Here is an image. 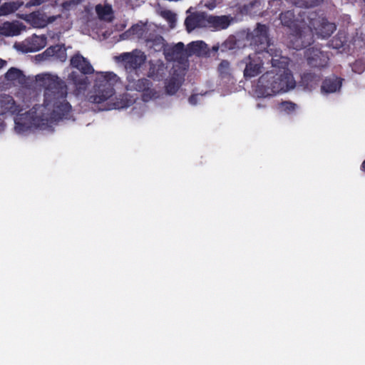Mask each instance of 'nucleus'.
Wrapping results in <instances>:
<instances>
[{
    "mask_svg": "<svg viewBox=\"0 0 365 365\" xmlns=\"http://www.w3.org/2000/svg\"><path fill=\"white\" fill-rule=\"evenodd\" d=\"M24 78L23 71L14 67L10 68L5 73V78L8 81L22 83Z\"/></svg>",
    "mask_w": 365,
    "mask_h": 365,
    "instance_id": "b1692460",
    "label": "nucleus"
},
{
    "mask_svg": "<svg viewBox=\"0 0 365 365\" xmlns=\"http://www.w3.org/2000/svg\"><path fill=\"white\" fill-rule=\"evenodd\" d=\"M280 108L287 113L290 114L295 111L297 105L291 101H284L281 103Z\"/></svg>",
    "mask_w": 365,
    "mask_h": 365,
    "instance_id": "c85d7f7f",
    "label": "nucleus"
},
{
    "mask_svg": "<svg viewBox=\"0 0 365 365\" xmlns=\"http://www.w3.org/2000/svg\"><path fill=\"white\" fill-rule=\"evenodd\" d=\"M117 62L120 63L128 72L140 68L146 61L144 52L134 49L131 52H125L115 57Z\"/></svg>",
    "mask_w": 365,
    "mask_h": 365,
    "instance_id": "6e6552de",
    "label": "nucleus"
},
{
    "mask_svg": "<svg viewBox=\"0 0 365 365\" xmlns=\"http://www.w3.org/2000/svg\"><path fill=\"white\" fill-rule=\"evenodd\" d=\"M322 76L312 71L304 72L301 76V85L306 89L312 91L316 88L322 80Z\"/></svg>",
    "mask_w": 365,
    "mask_h": 365,
    "instance_id": "a211bd4d",
    "label": "nucleus"
},
{
    "mask_svg": "<svg viewBox=\"0 0 365 365\" xmlns=\"http://www.w3.org/2000/svg\"><path fill=\"white\" fill-rule=\"evenodd\" d=\"M185 26L189 32L196 28L205 27V12H197L187 16Z\"/></svg>",
    "mask_w": 365,
    "mask_h": 365,
    "instance_id": "6ab92c4d",
    "label": "nucleus"
},
{
    "mask_svg": "<svg viewBox=\"0 0 365 365\" xmlns=\"http://www.w3.org/2000/svg\"><path fill=\"white\" fill-rule=\"evenodd\" d=\"M36 80L45 88L43 103L34 106L15 120V130L19 133L32 129L53 131L54 121L73 117L72 106L66 99V83L51 74L38 75Z\"/></svg>",
    "mask_w": 365,
    "mask_h": 365,
    "instance_id": "f257e3e1",
    "label": "nucleus"
},
{
    "mask_svg": "<svg viewBox=\"0 0 365 365\" xmlns=\"http://www.w3.org/2000/svg\"><path fill=\"white\" fill-rule=\"evenodd\" d=\"M188 101L191 105H196L197 103V94H192L191 95L189 98Z\"/></svg>",
    "mask_w": 365,
    "mask_h": 365,
    "instance_id": "f704fd0d",
    "label": "nucleus"
},
{
    "mask_svg": "<svg viewBox=\"0 0 365 365\" xmlns=\"http://www.w3.org/2000/svg\"><path fill=\"white\" fill-rule=\"evenodd\" d=\"M74 76V72H73L71 74V76L73 78Z\"/></svg>",
    "mask_w": 365,
    "mask_h": 365,
    "instance_id": "a19ab883",
    "label": "nucleus"
},
{
    "mask_svg": "<svg viewBox=\"0 0 365 365\" xmlns=\"http://www.w3.org/2000/svg\"><path fill=\"white\" fill-rule=\"evenodd\" d=\"M118 81V77L113 72L100 73L95 81L93 91L88 94V101L96 104L113 101L115 93L114 86Z\"/></svg>",
    "mask_w": 365,
    "mask_h": 365,
    "instance_id": "7ed1b4c3",
    "label": "nucleus"
},
{
    "mask_svg": "<svg viewBox=\"0 0 365 365\" xmlns=\"http://www.w3.org/2000/svg\"><path fill=\"white\" fill-rule=\"evenodd\" d=\"M304 58L309 66L322 70L329 66V56L328 53L316 47H310L304 51Z\"/></svg>",
    "mask_w": 365,
    "mask_h": 365,
    "instance_id": "1a4fd4ad",
    "label": "nucleus"
},
{
    "mask_svg": "<svg viewBox=\"0 0 365 365\" xmlns=\"http://www.w3.org/2000/svg\"><path fill=\"white\" fill-rule=\"evenodd\" d=\"M96 12L101 19H104L107 16L112 14L111 6L98 4L96 6Z\"/></svg>",
    "mask_w": 365,
    "mask_h": 365,
    "instance_id": "cd10ccee",
    "label": "nucleus"
},
{
    "mask_svg": "<svg viewBox=\"0 0 365 365\" xmlns=\"http://www.w3.org/2000/svg\"><path fill=\"white\" fill-rule=\"evenodd\" d=\"M232 21V17L230 16H214L205 12V28L221 31L227 29Z\"/></svg>",
    "mask_w": 365,
    "mask_h": 365,
    "instance_id": "f8f14e48",
    "label": "nucleus"
},
{
    "mask_svg": "<svg viewBox=\"0 0 365 365\" xmlns=\"http://www.w3.org/2000/svg\"><path fill=\"white\" fill-rule=\"evenodd\" d=\"M130 31H131L133 34H137L138 36L143 34V29L141 26H140L138 25L133 26L130 28Z\"/></svg>",
    "mask_w": 365,
    "mask_h": 365,
    "instance_id": "72a5a7b5",
    "label": "nucleus"
},
{
    "mask_svg": "<svg viewBox=\"0 0 365 365\" xmlns=\"http://www.w3.org/2000/svg\"><path fill=\"white\" fill-rule=\"evenodd\" d=\"M343 79L335 76L325 78L321 86V92L323 94L335 93L340 90Z\"/></svg>",
    "mask_w": 365,
    "mask_h": 365,
    "instance_id": "dca6fc26",
    "label": "nucleus"
},
{
    "mask_svg": "<svg viewBox=\"0 0 365 365\" xmlns=\"http://www.w3.org/2000/svg\"><path fill=\"white\" fill-rule=\"evenodd\" d=\"M289 63L287 58L279 56L278 58H272V66L274 71L281 74L292 73L288 68Z\"/></svg>",
    "mask_w": 365,
    "mask_h": 365,
    "instance_id": "4be33fe9",
    "label": "nucleus"
},
{
    "mask_svg": "<svg viewBox=\"0 0 365 365\" xmlns=\"http://www.w3.org/2000/svg\"><path fill=\"white\" fill-rule=\"evenodd\" d=\"M20 18L30 24L34 28H43L46 26L48 24L52 23L56 19V16L47 17L46 14L39 11H34L29 14H22Z\"/></svg>",
    "mask_w": 365,
    "mask_h": 365,
    "instance_id": "ddd939ff",
    "label": "nucleus"
},
{
    "mask_svg": "<svg viewBox=\"0 0 365 365\" xmlns=\"http://www.w3.org/2000/svg\"><path fill=\"white\" fill-rule=\"evenodd\" d=\"M6 64V61L0 58V69Z\"/></svg>",
    "mask_w": 365,
    "mask_h": 365,
    "instance_id": "58836bf2",
    "label": "nucleus"
},
{
    "mask_svg": "<svg viewBox=\"0 0 365 365\" xmlns=\"http://www.w3.org/2000/svg\"><path fill=\"white\" fill-rule=\"evenodd\" d=\"M230 62L227 60H222L218 66V71L220 75L227 76L230 75Z\"/></svg>",
    "mask_w": 365,
    "mask_h": 365,
    "instance_id": "c756f323",
    "label": "nucleus"
},
{
    "mask_svg": "<svg viewBox=\"0 0 365 365\" xmlns=\"http://www.w3.org/2000/svg\"><path fill=\"white\" fill-rule=\"evenodd\" d=\"M361 170L364 173H365V160L363 161V163L361 165Z\"/></svg>",
    "mask_w": 365,
    "mask_h": 365,
    "instance_id": "ea45409f",
    "label": "nucleus"
},
{
    "mask_svg": "<svg viewBox=\"0 0 365 365\" xmlns=\"http://www.w3.org/2000/svg\"><path fill=\"white\" fill-rule=\"evenodd\" d=\"M242 63L245 64L244 77L250 79L260 74L263 69V61L257 53L250 54L245 58Z\"/></svg>",
    "mask_w": 365,
    "mask_h": 365,
    "instance_id": "9b49d317",
    "label": "nucleus"
},
{
    "mask_svg": "<svg viewBox=\"0 0 365 365\" xmlns=\"http://www.w3.org/2000/svg\"><path fill=\"white\" fill-rule=\"evenodd\" d=\"M202 41H193L187 45V48H185L182 42H178L172 47L167 49L165 56L170 61H179L184 58L186 56H190L193 53L200 51Z\"/></svg>",
    "mask_w": 365,
    "mask_h": 365,
    "instance_id": "0eeeda50",
    "label": "nucleus"
},
{
    "mask_svg": "<svg viewBox=\"0 0 365 365\" xmlns=\"http://www.w3.org/2000/svg\"><path fill=\"white\" fill-rule=\"evenodd\" d=\"M46 43V38L44 36H34L31 39V48L32 51H39L43 48Z\"/></svg>",
    "mask_w": 365,
    "mask_h": 365,
    "instance_id": "a878e982",
    "label": "nucleus"
},
{
    "mask_svg": "<svg viewBox=\"0 0 365 365\" xmlns=\"http://www.w3.org/2000/svg\"><path fill=\"white\" fill-rule=\"evenodd\" d=\"M23 5L24 1L20 0L4 2L0 5V16H8L13 14Z\"/></svg>",
    "mask_w": 365,
    "mask_h": 365,
    "instance_id": "5701e85b",
    "label": "nucleus"
},
{
    "mask_svg": "<svg viewBox=\"0 0 365 365\" xmlns=\"http://www.w3.org/2000/svg\"><path fill=\"white\" fill-rule=\"evenodd\" d=\"M5 126V123L2 119L0 118V132L4 130Z\"/></svg>",
    "mask_w": 365,
    "mask_h": 365,
    "instance_id": "4c0bfd02",
    "label": "nucleus"
},
{
    "mask_svg": "<svg viewBox=\"0 0 365 365\" xmlns=\"http://www.w3.org/2000/svg\"><path fill=\"white\" fill-rule=\"evenodd\" d=\"M216 2L214 0L209 1L205 4V6L210 10H212L216 7Z\"/></svg>",
    "mask_w": 365,
    "mask_h": 365,
    "instance_id": "c9c22d12",
    "label": "nucleus"
},
{
    "mask_svg": "<svg viewBox=\"0 0 365 365\" xmlns=\"http://www.w3.org/2000/svg\"><path fill=\"white\" fill-rule=\"evenodd\" d=\"M126 89L141 92L142 100L144 102H148L160 97V93L153 88L152 81L145 78L128 80Z\"/></svg>",
    "mask_w": 365,
    "mask_h": 365,
    "instance_id": "423d86ee",
    "label": "nucleus"
},
{
    "mask_svg": "<svg viewBox=\"0 0 365 365\" xmlns=\"http://www.w3.org/2000/svg\"><path fill=\"white\" fill-rule=\"evenodd\" d=\"M48 1L49 0H30L26 4L25 6L26 8H30L31 6H40Z\"/></svg>",
    "mask_w": 365,
    "mask_h": 365,
    "instance_id": "7c9ffc66",
    "label": "nucleus"
},
{
    "mask_svg": "<svg viewBox=\"0 0 365 365\" xmlns=\"http://www.w3.org/2000/svg\"><path fill=\"white\" fill-rule=\"evenodd\" d=\"M184 78L179 74L174 73L165 83V91L169 95H174L179 90Z\"/></svg>",
    "mask_w": 365,
    "mask_h": 365,
    "instance_id": "412c9836",
    "label": "nucleus"
},
{
    "mask_svg": "<svg viewBox=\"0 0 365 365\" xmlns=\"http://www.w3.org/2000/svg\"><path fill=\"white\" fill-rule=\"evenodd\" d=\"M129 106L130 101L127 97L120 96V98H115V101L109 104L106 109H120L127 108Z\"/></svg>",
    "mask_w": 365,
    "mask_h": 365,
    "instance_id": "bb28decb",
    "label": "nucleus"
},
{
    "mask_svg": "<svg viewBox=\"0 0 365 365\" xmlns=\"http://www.w3.org/2000/svg\"><path fill=\"white\" fill-rule=\"evenodd\" d=\"M72 4H73L72 1H64V2L62 3L61 6H62L63 10L68 11V10H70V8H71Z\"/></svg>",
    "mask_w": 365,
    "mask_h": 365,
    "instance_id": "e433bc0d",
    "label": "nucleus"
},
{
    "mask_svg": "<svg viewBox=\"0 0 365 365\" xmlns=\"http://www.w3.org/2000/svg\"><path fill=\"white\" fill-rule=\"evenodd\" d=\"M307 19V28L322 38H329L336 29L334 24L330 23L316 11H310Z\"/></svg>",
    "mask_w": 365,
    "mask_h": 365,
    "instance_id": "39448f33",
    "label": "nucleus"
},
{
    "mask_svg": "<svg viewBox=\"0 0 365 365\" xmlns=\"http://www.w3.org/2000/svg\"><path fill=\"white\" fill-rule=\"evenodd\" d=\"M295 83L292 73L281 74L271 70L259 77L257 87L262 95L267 96L294 88Z\"/></svg>",
    "mask_w": 365,
    "mask_h": 365,
    "instance_id": "f03ea898",
    "label": "nucleus"
},
{
    "mask_svg": "<svg viewBox=\"0 0 365 365\" xmlns=\"http://www.w3.org/2000/svg\"><path fill=\"white\" fill-rule=\"evenodd\" d=\"M163 16L168 20L170 24L174 23L176 20L175 14L170 11H166L164 12Z\"/></svg>",
    "mask_w": 365,
    "mask_h": 365,
    "instance_id": "473e14b6",
    "label": "nucleus"
},
{
    "mask_svg": "<svg viewBox=\"0 0 365 365\" xmlns=\"http://www.w3.org/2000/svg\"><path fill=\"white\" fill-rule=\"evenodd\" d=\"M71 66L79 70L83 74H91L94 69L90 62L81 54L74 55L71 58Z\"/></svg>",
    "mask_w": 365,
    "mask_h": 365,
    "instance_id": "f3484780",
    "label": "nucleus"
},
{
    "mask_svg": "<svg viewBox=\"0 0 365 365\" xmlns=\"http://www.w3.org/2000/svg\"><path fill=\"white\" fill-rule=\"evenodd\" d=\"M308 11H300L297 16L293 10H287L282 12L279 19L282 26L289 28L295 36L300 37L304 29L307 28Z\"/></svg>",
    "mask_w": 365,
    "mask_h": 365,
    "instance_id": "20e7f679",
    "label": "nucleus"
},
{
    "mask_svg": "<svg viewBox=\"0 0 365 365\" xmlns=\"http://www.w3.org/2000/svg\"><path fill=\"white\" fill-rule=\"evenodd\" d=\"M21 110L17 106L13 97L9 95L0 96V115L6 113L16 114Z\"/></svg>",
    "mask_w": 365,
    "mask_h": 365,
    "instance_id": "4468645a",
    "label": "nucleus"
},
{
    "mask_svg": "<svg viewBox=\"0 0 365 365\" xmlns=\"http://www.w3.org/2000/svg\"><path fill=\"white\" fill-rule=\"evenodd\" d=\"M43 54L46 57H53L61 62L65 61L67 57L66 48L63 44L51 46L47 48Z\"/></svg>",
    "mask_w": 365,
    "mask_h": 365,
    "instance_id": "aec40b11",
    "label": "nucleus"
},
{
    "mask_svg": "<svg viewBox=\"0 0 365 365\" xmlns=\"http://www.w3.org/2000/svg\"><path fill=\"white\" fill-rule=\"evenodd\" d=\"M26 26L19 21H6L0 25V35L4 36H14L21 34Z\"/></svg>",
    "mask_w": 365,
    "mask_h": 365,
    "instance_id": "2eb2a0df",
    "label": "nucleus"
},
{
    "mask_svg": "<svg viewBox=\"0 0 365 365\" xmlns=\"http://www.w3.org/2000/svg\"><path fill=\"white\" fill-rule=\"evenodd\" d=\"M268 31V26L258 23L253 31L247 34V38L250 41V45L258 52L265 50L269 46Z\"/></svg>",
    "mask_w": 365,
    "mask_h": 365,
    "instance_id": "9d476101",
    "label": "nucleus"
},
{
    "mask_svg": "<svg viewBox=\"0 0 365 365\" xmlns=\"http://www.w3.org/2000/svg\"><path fill=\"white\" fill-rule=\"evenodd\" d=\"M260 5H261V2L259 0H254L251 2H250L249 4L245 5L244 7L246 11H251L254 7H255V6L259 7V6H260Z\"/></svg>",
    "mask_w": 365,
    "mask_h": 365,
    "instance_id": "2f4dec72",
    "label": "nucleus"
},
{
    "mask_svg": "<svg viewBox=\"0 0 365 365\" xmlns=\"http://www.w3.org/2000/svg\"><path fill=\"white\" fill-rule=\"evenodd\" d=\"M292 4L300 8H312L319 6L324 0H289Z\"/></svg>",
    "mask_w": 365,
    "mask_h": 365,
    "instance_id": "393cba45",
    "label": "nucleus"
}]
</instances>
